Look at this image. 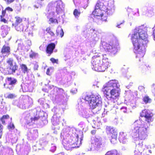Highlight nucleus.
Listing matches in <instances>:
<instances>
[{
	"mask_svg": "<svg viewBox=\"0 0 155 155\" xmlns=\"http://www.w3.org/2000/svg\"><path fill=\"white\" fill-rule=\"evenodd\" d=\"M15 27L17 31L20 32H24V30H25V31H26L27 29V26L24 25L23 23L18 24L16 25H15Z\"/></svg>",
	"mask_w": 155,
	"mask_h": 155,
	"instance_id": "nucleus-28",
	"label": "nucleus"
},
{
	"mask_svg": "<svg viewBox=\"0 0 155 155\" xmlns=\"http://www.w3.org/2000/svg\"><path fill=\"white\" fill-rule=\"evenodd\" d=\"M14 104L20 108L26 109L32 105L33 101L28 96H23L18 101H15Z\"/></svg>",
	"mask_w": 155,
	"mask_h": 155,
	"instance_id": "nucleus-8",
	"label": "nucleus"
},
{
	"mask_svg": "<svg viewBox=\"0 0 155 155\" xmlns=\"http://www.w3.org/2000/svg\"><path fill=\"white\" fill-rule=\"evenodd\" d=\"M107 4V2H105L104 0H99L95 6L97 8L103 9L106 7L105 6Z\"/></svg>",
	"mask_w": 155,
	"mask_h": 155,
	"instance_id": "nucleus-26",
	"label": "nucleus"
},
{
	"mask_svg": "<svg viewBox=\"0 0 155 155\" xmlns=\"http://www.w3.org/2000/svg\"><path fill=\"white\" fill-rule=\"evenodd\" d=\"M15 127V126L13 123H11L8 125V128L9 129H13Z\"/></svg>",
	"mask_w": 155,
	"mask_h": 155,
	"instance_id": "nucleus-52",
	"label": "nucleus"
},
{
	"mask_svg": "<svg viewBox=\"0 0 155 155\" xmlns=\"http://www.w3.org/2000/svg\"><path fill=\"white\" fill-rule=\"evenodd\" d=\"M8 65L4 70V72L6 74H13L17 70L18 66L16 63H13V60L12 58L8 59L7 61Z\"/></svg>",
	"mask_w": 155,
	"mask_h": 155,
	"instance_id": "nucleus-11",
	"label": "nucleus"
},
{
	"mask_svg": "<svg viewBox=\"0 0 155 155\" xmlns=\"http://www.w3.org/2000/svg\"><path fill=\"white\" fill-rule=\"evenodd\" d=\"M63 71L65 73V74L61 75L60 77V74H58V76H57V79L63 84H68L71 81L72 76L75 75V73L74 71L68 72L66 69H64Z\"/></svg>",
	"mask_w": 155,
	"mask_h": 155,
	"instance_id": "nucleus-10",
	"label": "nucleus"
},
{
	"mask_svg": "<svg viewBox=\"0 0 155 155\" xmlns=\"http://www.w3.org/2000/svg\"><path fill=\"white\" fill-rule=\"evenodd\" d=\"M45 100L44 98H41L39 99L38 103L44 108L47 109L49 107V105L45 102Z\"/></svg>",
	"mask_w": 155,
	"mask_h": 155,
	"instance_id": "nucleus-35",
	"label": "nucleus"
},
{
	"mask_svg": "<svg viewBox=\"0 0 155 155\" xmlns=\"http://www.w3.org/2000/svg\"><path fill=\"white\" fill-rule=\"evenodd\" d=\"M1 52L5 56L8 55L10 53V48L8 46L4 45L1 50Z\"/></svg>",
	"mask_w": 155,
	"mask_h": 155,
	"instance_id": "nucleus-29",
	"label": "nucleus"
},
{
	"mask_svg": "<svg viewBox=\"0 0 155 155\" xmlns=\"http://www.w3.org/2000/svg\"><path fill=\"white\" fill-rule=\"evenodd\" d=\"M82 132L74 127H67L64 128L61 133L62 138L63 144L65 149L70 150L72 149L78 147L81 144V140L79 143L78 137Z\"/></svg>",
	"mask_w": 155,
	"mask_h": 155,
	"instance_id": "nucleus-2",
	"label": "nucleus"
},
{
	"mask_svg": "<svg viewBox=\"0 0 155 155\" xmlns=\"http://www.w3.org/2000/svg\"><path fill=\"white\" fill-rule=\"evenodd\" d=\"M149 147L145 150V151L144 152V155H150L152 153V151L151 150L149 149Z\"/></svg>",
	"mask_w": 155,
	"mask_h": 155,
	"instance_id": "nucleus-47",
	"label": "nucleus"
},
{
	"mask_svg": "<svg viewBox=\"0 0 155 155\" xmlns=\"http://www.w3.org/2000/svg\"><path fill=\"white\" fill-rule=\"evenodd\" d=\"M103 10L98 8H96L95 6L94 10L92 14L94 16H99L101 17V20L104 21H107V18L105 17V18L104 19L102 17L103 16V14L102 12V10Z\"/></svg>",
	"mask_w": 155,
	"mask_h": 155,
	"instance_id": "nucleus-22",
	"label": "nucleus"
},
{
	"mask_svg": "<svg viewBox=\"0 0 155 155\" xmlns=\"http://www.w3.org/2000/svg\"><path fill=\"white\" fill-rule=\"evenodd\" d=\"M147 28L144 25L136 27L133 31V33L130 34L134 46V51L136 54V58H142L145 54L146 48L148 42L147 34Z\"/></svg>",
	"mask_w": 155,
	"mask_h": 155,
	"instance_id": "nucleus-1",
	"label": "nucleus"
},
{
	"mask_svg": "<svg viewBox=\"0 0 155 155\" xmlns=\"http://www.w3.org/2000/svg\"><path fill=\"white\" fill-rule=\"evenodd\" d=\"M6 84H4V86L5 87L6 84L8 85L7 88L10 90L13 89L15 85L18 82L17 80L15 78L13 77H8L5 80Z\"/></svg>",
	"mask_w": 155,
	"mask_h": 155,
	"instance_id": "nucleus-19",
	"label": "nucleus"
},
{
	"mask_svg": "<svg viewBox=\"0 0 155 155\" xmlns=\"http://www.w3.org/2000/svg\"><path fill=\"white\" fill-rule=\"evenodd\" d=\"M94 143L97 149H99L104 147L105 146V142L102 140L100 137H96L94 139Z\"/></svg>",
	"mask_w": 155,
	"mask_h": 155,
	"instance_id": "nucleus-21",
	"label": "nucleus"
},
{
	"mask_svg": "<svg viewBox=\"0 0 155 155\" xmlns=\"http://www.w3.org/2000/svg\"><path fill=\"white\" fill-rule=\"evenodd\" d=\"M51 94L53 95V97L54 98L55 101H59L64 96L63 94L65 95L64 93L63 90L55 87L51 92Z\"/></svg>",
	"mask_w": 155,
	"mask_h": 155,
	"instance_id": "nucleus-13",
	"label": "nucleus"
},
{
	"mask_svg": "<svg viewBox=\"0 0 155 155\" xmlns=\"http://www.w3.org/2000/svg\"><path fill=\"white\" fill-rule=\"evenodd\" d=\"M77 91V89L76 88H74L71 90V92L73 94L76 93Z\"/></svg>",
	"mask_w": 155,
	"mask_h": 155,
	"instance_id": "nucleus-61",
	"label": "nucleus"
},
{
	"mask_svg": "<svg viewBox=\"0 0 155 155\" xmlns=\"http://www.w3.org/2000/svg\"><path fill=\"white\" fill-rule=\"evenodd\" d=\"M100 65L98 68H96V71L99 72H104L108 68L109 64L101 63Z\"/></svg>",
	"mask_w": 155,
	"mask_h": 155,
	"instance_id": "nucleus-25",
	"label": "nucleus"
},
{
	"mask_svg": "<svg viewBox=\"0 0 155 155\" xmlns=\"http://www.w3.org/2000/svg\"><path fill=\"white\" fill-rule=\"evenodd\" d=\"M83 32L85 38H88L89 42L92 46L95 45L99 40L98 32L93 28L91 23L87 24Z\"/></svg>",
	"mask_w": 155,
	"mask_h": 155,
	"instance_id": "nucleus-5",
	"label": "nucleus"
},
{
	"mask_svg": "<svg viewBox=\"0 0 155 155\" xmlns=\"http://www.w3.org/2000/svg\"><path fill=\"white\" fill-rule=\"evenodd\" d=\"M55 44L51 43L48 44L47 47L46 51L48 54H51L53 52V51L55 48Z\"/></svg>",
	"mask_w": 155,
	"mask_h": 155,
	"instance_id": "nucleus-30",
	"label": "nucleus"
},
{
	"mask_svg": "<svg viewBox=\"0 0 155 155\" xmlns=\"http://www.w3.org/2000/svg\"><path fill=\"white\" fill-rule=\"evenodd\" d=\"M51 148L50 151L52 152H54L55 151L56 149V146L55 144L53 143V141H52L51 143Z\"/></svg>",
	"mask_w": 155,
	"mask_h": 155,
	"instance_id": "nucleus-44",
	"label": "nucleus"
},
{
	"mask_svg": "<svg viewBox=\"0 0 155 155\" xmlns=\"http://www.w3.org/2000/svg\"><path fill=\"white\" fill-rule=\"evenodd\" d=\"M143 101L145 104L150 103L151 102V100L149 97L145 96L143 98Z\"/></svg>",
	"mask_w": 155,
	"mask_h": 155,
	"instance_id": "nucleus-45",
	"label": "nucleus"
},
{
	"mask_svg": "<svg viewBox=\"0 0 155 155\" xmlns=\"http://www.w3.org/2000/svg\"><path fill=\"white\" fill-rule=\"evenodd\" d=\"M150 125L140 119L137 120L134 122L130 134L134 138L138 137L140 140H145L148 136Z\"/></svg>",
	"mask_w": 155,
	"mask_h": 155,
	"instance_id": "nucleus-4",
	"label": "nucleus"
},
{
	"mask_svg": "<svg viewBox=\"0 0 155 155\" xmlns=\"http://www.w3.org/2000/svg\"><path fill=\"white\" fill-rule=\"evenodd\" d=\"M120 85L118 81L116 80L110 81L104 85L102 91L106 95L108 101L107 104L105 105L107 110H110L114 107L115 103L120 94Z\"/></svg>",
	"mask_w": 155,
	"mask_h": 155,
	"instance_id": "nucleus-3",
	"label": "nucleus"
},
{
	"mask_svg": "<svg viewBox=\"0 0 155 155\" xmlns=\"http://www.w3.org/2000/svg\"><path fill=\"white\" fill-rule=\"evenodd\" d=\"M82 99L88 104L90 108L94 109L97 107L99 109L102 104L101 99L99 95H95L91 93H86L83 94Z\"/></svg>",
	"mask_w": 155,
	"mask_h": 155,
	"instance_id": "nucleus-6",
	"label": "nucleus"
},
{
	"mask_svg": "<svg viewBox=\"0 0 155 155\" xmlns=\"http://www.w3.org/2000/svg\"><path fill=\"white\" fill-rule=\"evenodd\" d=\"M108 7L107 8V12L108 15H112L114 12L115 8L113 4L108 5Z\"/></svg>",
	"mask_w": 155,
	"mask_h": 155,
	"instance_id": "nucleus-31",
	"label": "nucleus"
},
{
	"mask_svg": "<svg viewBox=\"0 0 155 155\" xmlns=\"http://www.w3.org/2000/svg\"><path fill=\"white\" fill-rule=\"evenodd\" d=\"M93 122L94 125V126H92L93 127L97 129H99L100 128L101 124L100 121H98L97 123L95 120L93 118L91 120V122Z\"/></svg>",
	"mask_w": 155,
	"mask_h": 155,
	"instance_id": "nucleus-36",
	"label": "nucleus"
},
{
	"mask_svg": "<svg viewBox=\"0 0 155 155\" xmlns=\"http://www.w3.org/2000/svg\"><path fill=\"white\" fill-rule=\"evenodd\" d=\"M0 17L1 18V21L2 22H3L5 23H6L7 22V21L4 18V17H3L2 15H0Z\"/></svg>",
	"mask_w": 155,
	"mask_h": 155,
	"instance_id": "nucleus-58",
	"label": "nucleus"
},
{
	"mask_svg": "<svg viewBox=\"0 0 155 155\" xmlns=\"http://www.w3.org/2000/svg\"><path fill=\"white\" fill-rule=\"evenodd\" d=\"M102 46L105 51L110 52L111 54H115L117 53V49L115 47H113V46L105 42H102Z\"/></svg>",
	"mask_w": 155,
	"mask_h": 155,
	"instance_id": "nucleus-17",
	"label": "nucleus"
},
{
	"mask_svg": "<svg viewBox=\"0 0 155 155\" xmlns=\"http://www.w3.org/2000/svg\"><path fill=\"white\" fill-rule=\"evenodd\" d=\"M106 132L107 134H111V136H113L114 134L117 135V133L116 130L113 127H106Z\"/></svg>",
	"mask_w": 155,
	"mask_h": 155,
	"instance_id": "nucleus-32",
	"label": "nucleus"
},
{
	"mask_svg": "<svg viewBox=\"0 0 155 155\" xmlns=\"http://www.w3.org/2000/svg\"><path fill=\"white\" fill-rule=\"evenodd\" d=\"M24 32H25V34L26 35H28L29 36H32V32H31L30 31L29 32H28V29L26 30V31H24Z\"/></svg>",
	"mask_w": 155,
	"mask_h": 155,
	"instance_id": "nucleus-57",
	"label": "nucleus"
},
{
	"mask_svg": "<svg viewBox=\"0 0 155 155\" xmlns=\"http://www.w3.org/2000/svg\"><path fill=\"white\" fill-rule=\"evenodd\" d=\"M26 43L27 44L28 48H29L31 45V41L30 40H27L26 41Z\"/></svg>",
	"mask_w": 155,
	"mask_h": 155,
	"instance_id": "nucleus-59",
	"label": "nucleus"
},
{
	"mask_svg": "<svg viewBox=\"0 0 155 155\" xmlns=\"http://www.w3.org/2000/svg\"><path fill=\"white\" fill-rule=\"evenodd\" d=\"M39 2H37V3L34 5V6L36 8H41L42 6V3L41 2L38 1Z\"/></svg>",
	"mask_w": 155,
	"mask_h": 155,
	"instance_id": "nucleus-50",
	"label": "nucleus"
},
{
	"mask_svg": "<svg viewBox=\"0 0 155 155\" xmlns=\"http://www.w3.org/2000/svg\"><path fill=\"white\" fill-rule=\"evenodd\" d=\"M152 90L153 93H155V84H153L152 87Z\"/></svg>",
	"mask_w": 155,
	"mask_h": 155,
	"instance_id": "nucleus-62",
	"label": "nucleus"
},
{
	"mask_svg": "<svg viewBox=\"0 0 155 155\" xmlns=\"http://www.w3.org/2000/svg\"><path fill=\"white\" fill-rule=\"evenodd\" d=\"M101 57V63H106L109 64V62L108 59L107 58L106 54L101 55H99Z\"/></svg>",
	"mask_w": 155,
	"mask_h": 155,
	"instance_id": "nucleus-38",
	"label": "nucleus"
},
{
	"mask_svg": "<svg viewBox=\"0 0 155 155\" xmlns=\"http://www.w3.org/2000/svg\"><path fill=\"white\" fill-rule=\"evenodd\" d=\"M143 145V143H139L136 146V147L138 149V150H135L134 152V155H141V151L143 150L142 146Z\"/></svg>",
	"mask_w": 155,
	"mask_h": 155,
	"instance_id": "nucleus-34",
	"label": "nucleus"
},
{
	"mask_svg": "<svg viewBox=\"0 0 155 155\" xmlns=\"http://www.w3.org/2000/svg\"><path fill=\"white\" fill-rule=\"evenodd\" d=\"M36 112V114L34 115L33 117L30 116V114L28 111H26L23 114V116L24 118L26 120V123L29 125H31L33 124H38V120H39L38 117L39 115H41L43 114L44 112L42 111H38L35 110L34 112Z\"/></svg>",
	"mask_w": 155,
	"mask_h": 155,
	"instance_id": "nucleus-9",
	"label": "nucleus"
},
{
	"mask_svg": "<svg viewBox=\"0 0 155 155\" xmlns=\"http://www.w3.org/2000/svg\"><path fill=\"white\" fill-rule=\"evenodd\" d=\"M144 89V87L142 86H139L138 88V90L140 91H142Z\"/></svg>",
	"mask_w": 155,
	"mask_h": 155,
	"instance_id": "nucleus-63",
	"label": "nucleus"
},
{
	"mask_svg": "<svg viewBox=\"0 0 155 155\" xmlns=\"http://www.w3.org/2000/svg\"><path fill=\"white\" fill-rule=\"evenodd\" d=\"M22 91L24 92H32L33 89L32 87L28 84H24L23 86L21 85Z\"/></svg>",
	"mask_w": 155,
	"mask_h": 155,
	"instance_id": "nucleus-33",
	"label": "nucleus"
},
{
	"mask_svg": "<svg viewBox=\"0 0 155 155\" xmlns=\"http://www.w3.org/2000/svg\"><path fill=\"white\" fill-rule=\"evenodd\" d=\"M136 11L137 12V13L131 11V12L128 14L129 21H132L135 20L136 16L139 15V13L138 9H136Z\"/></svg>",
	"mask_w": 155,
	"mask_h": 155,
	"instance_id": "nucleus-27",
	"label": "nucleus"
},
{
	"mask_svg": "<svg viewBox=\"0 0 155 155\" xmlns=\"http://www.w3.org/2000/svg\"><path fill=\"white\" fill-rule=\"evenodd\" d=\"M48 6L49 7L55 8L58 14L63 11L65 7L64 4L61 0L52 1L49 3Z\"/></svg>",
	"mask_w": 155,
	"mask_h": 155,
	"instance_id": "nucleus-12",
	"label": "nucleus"
},
{
	"mask_svg": "<svg viewBox=\"0 0 155 155\" xmlns=\"http://www.w3.org/2000/svg\"><path fill=\"white\" fill-rule=\"evenodd\" d=\"M54 140V138L51 136L46 138H42L39 140V144L42 147L49 146Z\"/></svg>",
	"mask_w": 155,
	"mask_h": 155,
	"instance_id": "nucleus-20",
	"label": "nucleus"
},
{
	"mask_svg": "<svg viewBox=\"0 0 155 155\" xmlns=\"http://www.w3.org/2000/svg\"><path fill=\"white\" fill-rule=\"evenodd\" d=\"M63 110H59L58 109H56L54 114L53 116L51 122L52 124L54 126L57 125L60 123V118L62 114L61 111Z\"/></svg>",
	"mask_w": 155,
	"mask_h": 155,
	"instance_id": "nucleus-15",
	"label": "nucleus"
},
{
	"mask_svg": "<svg viewBox=\"0 0 155 155\" xmlns=\"http://www.w3.org/2000/svg\"><path fill=\"white\" fill-rule=\"evenodd\" d=\"M111 139L110 141L111 143L115 144L117 142V135L114 134L113 136H111Z\"/></svg>",
	"mask_w": 155,
	"mask_h": 155,
	"instance_id": "nucleus-42",
	"label": "nucleus"
},
{
	"mask_svg": "<svg viewBox=\"0 0 155 155\" xmlns=\"http://www.w3.org/2000/svg\"><path fill=\"white\" fill-rule=\"evenodd\" d=\"M38 67V65L37 63H35L34 64L33 69L34 70H37Z\"/></svg>",
	"mask_w": 155,
	"mask_h": 155,
	"instance_id": "nucleus-53",
	"label": "nucleus"
},
{
	"mask_svg": "<svg viewBox=\"0 0 155 155\" xmlns=\"http://www.w3.org/2000/svg\"><path fill=\"white\" fill-rule=\"evenodd\" d=\"M21 69L22 71L24 73H27L28 72V68L24 64H22L21 66Z\"/></svg>",
	"mask_w": 155,
	"mask_h": 155,
	"instance_id": "nucleus-46",
	"label": "nucleus"
},
{
	"mask_svg": "<svg viewBox=\"0 0 155 155\" xmlns=\"http://www.w3.org/2000/svg\"><path fill=\"white\" fill-rule=\"evenodd\" d=\"M49 21H50L49 23H58V20L56 19L53 18H50L49 19Z\"/></svg>",
	"mask_w": 155,
	"mask_h": 155,
	"instance_id": "nucleus-51",
	"label": "nucleus"
},
{
	"mask_svg": "<svg viewBox=\"0 0 155 155\" xmlns=\"http://www.w3.org/2000/svg\"><path fill=\"white\" fill-rule=\"evenodd\" d=\"M27 139L30 140H35L38 136V130L33 128L28 129L27 131Z\"/></svg>",
	"mask_w": 155,
	"mask_h": 155,
	"instance_id": "nucleus-18",
	"label": "nucleus"
},
{
	"mask_svg": "<svg viewBox=\"0 0 155 155\" xmlns=\"http://www.w3.org/2000/svg\"><path fill=\"white\" fill-rule=\"evenodd\" d=\"M73 14L75 17L78 18L81 14V12L79 10L75 9L74 11Z\"/></svg>",
	"mask_w": 155,
	"mask_h": 155,
	"instance_id": "nucleus-43",
	"label": "nucleus"
},
{
	"mask_svg": "<svg viewBox=\"0 0 155 155\" xmlns=\"http://www.w3.org/2000/svg\"><path fill=\"white\" fill-rule=\"evenodd\" d=\"M44 113L43 114L41 115H39L38 117V118L39 120H38V124H40L41 125L45 124L48 123V120L47 118V114L45 113L44 112L42 111Z\"/></svg>",
	"mask_w": 155,
	"mask_h": 155,
	"instance_id": "nucleus-23",
	"label": "nucleus"
},
{
	"mask_svg": "<svg viewBox=\"0 0 155 155\" xmlns=\"http://www.w3.org/2000/svg\"><path fill=\"white\" fill-rule=\"evenodd\" d=\"M105 155H120L116 150H113L107 152Z\"/></svg>",
	"mask_w": 155,
	"mask_h": 155,
	"instance_id": "nucleus-39",
	"label": "nucleus"
},
{
	"mask_svg": "<svg viewBox=\"0 0 155 155\" xmlns=\"http://www.w3.org/2000/svg\"><path fill=\"white\" fill-rule=\"evenodd\" d=\"M9 117V116L8 115H4L3 116L2 118H1V119L3 120L4 119H7Z\"/></svg>",
	"mask_w": 155,
	"mask_h": 155,
	"instance_id": "nucleus-64",
	"label": "nucleus"
},
{
	"mask_svg": "<svg viewBox=\"0 0 155 155\" xmlns=\"http://www.w3.org/2000/svg\"><path fill=\"white\" fill-rule=\"evenodd\" d=\"M85 103L81 99H79L77 105V109L79 114L84 118L88 119L87 120L88 123H91V120L93 119L92 111H90L85 108Z\"/></svg>",
	"mask_w": 155,
	"mask_h": 155,
	"instance_id": "nucleus-7",
	"label": "nucleus"
},
{
	"mask_svg": "<svg viewBox=\"0 0 155 155\" xmlns=\"http://www.w3.org/2000/svg\"><path fill=\"white\" fill-rule=\"evenodd\" d=\"M101 57L98 56L97 54H95L93 57L91 61V68L93 70L96 71V68H98L100 65L101 63Z\"/></svg>",
	"mask_w": 155,
	"mask_h": 155,
	"instance_id": "nucleus-14",
	"label": "nucleus"
},
{
	"mask_svg": "<svg viewBox=\"0 0 155 155\" xmlns=\"http://www.w3.org/2000/svg\"><path fill=\"white\" fill-rule=\"evenodd\" d=\"M80 127L83 128V131H86L87 129V125L83 122H81L78 124Z\"/></svg>",
	"mask_w": 155,
	"mask_h": 155,
	"instance_id": "nucleus-40",
	"label": "nucleus"
},
{
	"mask_svg": "<svg viewBox=\"0 0 155 155\" xmlns=\"http://www.w3.org/2000/svg\"><path fill=\"white\" fill-rule=\"evenodd\" d=\"M14 97V95L12 94H9L8 95L7 97L9 98H12Z\"/></svg>",
	"mask_w": 155,
	"mask_h": 155,
	"instance_id": "nucleus-60",
	"label": "nucleus"
},
{
	"mask_svg": "<svg viewBox=\"0 0 155 155\" xmlns=\"http://www.w3.org/2000/svg\"><path fill=\"white\" fill-rule=\"evenodd\" d=\"M56 35L58 36L60 35L61 37H62L64 35V32L63 29L61 27H58L56 30Z\"/></svg>",
	"mask_w": 155,
	"mask_h": 155,
	"instance_id": "nucleus-37",
	"label": "nucleus"
},
{
	"mask_svg": "<svg viewBox=\"0 0 155 155\" xmlns=\"http://www.w3.org/2000/svg\"><path fill=\"white\" fill-rule=\"evenodd\" d=\"M2 125L0 124V138H1L2 134Z\"/></svg>",
	"mask_w": 155,
	"mask_h": 155,
	"instance_id": "nucleus-56",
	"label": "nucleus"
},
{
	"mask_svg": "<svg viewBox=\"0 0 155 155\" xmlns=\"http://www.w3.org/2000/svg\"><path fill=\"white\" fill-rule=\"evenodd\" d=\"M140 116L145 118V121H144V123H149L150 124V122L152 121V117L153 114L150 110L147 109L144 110L140 114Z\"/></svg>",
	"mask_w": 155,
	"mask_h": 155,
	"instance_id": "nucleus-16",
	"label": "nucleus"
},
{
	"mask_svg": "<svg viewBox=\"0 0 155 155\" xmlns=\"http://www.w3.org/2000/svg\"><path fill=\"white\" fill-rule=\"evenodd\" d=\"M46 31L51 36H54V33L51 31L50 28L49 27H48L46 28Z\"/></svg>",
	"mask_w": 155,
	"mask_h": 155,
	"instance_id": "nucleus-49",
	"label": "nucleus"
},
{
	"mask_svg": "<svg viewBox=\"0 0 155 155\" xmlns=\"http://www.w3.org/2000/svg\"><path fill=\"white\" fill-rule=\"evenodd\" d=\"M50 61L53 63H56L58 64V59H55L54 58H52L50 59Z\"/></svg>",
	"mask_w": 155,
	"mask_h": 155,
	"instance_id": "nucleus-54",
	"label": "nucleus"
},
{
	"mask_svg": "<svg viewBox=\"0 0 155 155\" xmlns=\"http://www.w3.org/2000/svg\"><path fill=\"white\" fill-rule=\"evenodd\" d=\"M125 22V21L124 20H123L121 21L120 22H117V23L116 27L118 28H121V26Z\"/></svg>",
	"mask_w": 155,
	"mask_h": 155,
	"instance_id": "nucleus-48",
	"label": "nucleus"
},
{
	"mask_svg": "<svg viewBox=\"0 0 155 155\" xmlns=\"http://www.w3.org/2000/svg\"><path fill=\"white\" fill-rule=\"evenodd\" d=\"M119 140L120 143L123 144L126 143L127 142V139L126 133L122 132L119 133Z\"/></svg>",
	"mask_w": 155,
	"mask_h": 155,
	"instance_id": "nucleus-24",
	"label": "nucleus"
},
{
	"mask_svg": "<svg viewBox=\"0 0 155 155\" xmlns=\"http://www.w3.org/2000/svg\"><path fill=\"white\" fill-rule=\"evenodd\" d=\"M15 18L16 19L15 21L14 24H13V25L15 26L18 24L22 23V20L21 18L17 16L15 17Z\"/></svg>",
	"mask_w": 155,
	"mask_h": 155,
	"instance_id": "nucleus-41",
	"label": "nucleus"
},
{
	"mask_svg": "<svg viewBox=\"0 0 155 155\" xmlns=\"http://www.w3.org/2000/svg\"><path fill=\"white\" fill-rule=\"evenodd\" d=\"M121 111L124 113H126L127 112V107H122L120 108Z\"/></svg>",
	"mask_w": 155,
	"mask_h": 155,
	"instance_id": "nucleus-55",
	"label": "nucleus"
}]
</instances>
